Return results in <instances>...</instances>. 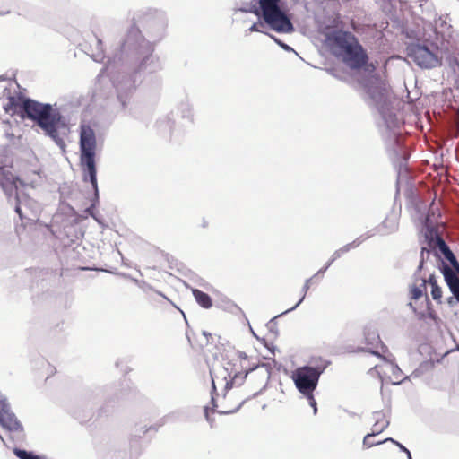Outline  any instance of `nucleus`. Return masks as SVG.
I'll return each instance as SVG.
<instances>
[{"mask_svg":"<svg viewBox=\"0 0 459 459\" xmlns=\"http://www.w3.org/2000/svg\"><path fill=\"white\" fill-rule=\"evenodd\" d=\"M207 226V223L206 222H204L203 223V227H206Z\"/></svg>","mask_w":459,"mask_h":459,"instance_id":"34","label":"nucleus"},{"mask_svg":"<svg viewBox=\"0 0 459 459\" xmlns=\"http://www.w3.org/2000/svg\"><path fill=\"white\" fill-rule=\"evenodd\" d=\"M250 31H259V28H258V25L256 23H254L250 29H249Z\"/></svg>","mask_w":459,"mask_h":459,"instance_id":"28","label":"nucleus"},{"mask_svg":"<svg viewBox=\"0 0 459 459\" xmlns=\"http://www.w3.org/2000/svg\"><path fill=\"white\" fill-rule=\"evenodd\" d=\"M246 373L247 377V388L249 396L251 393L255 394L257 390L264 387L270 378V371L264 364L250 368Z\"/></svg>","mask_w":459,"mask_h":459,"instance_id":"8","label":"nucleus"},{"mask_svg":"<svg viewBox=\"0 0 459 459\" xmlns=\"http://www.w3.org/2000/svg\"><path fill=\"white\" fill-rule=\"evenodd\" d=\"M15 212L19 214V217H20L21 219H22V218H23V215H22V210H21V207H20V204H17V205H16V207H15Z\"/></svg>","mask_w":459,"mask_h":459,"instance_id":"26","label":"nucleus"},{"mask_svg":"<svg viewBox=\"0 0 459 459\" xmlns=\"http://www.w3.org/2000/svg\"><path fill=\"white\" fill-rule=\"evenodd\" d=\"M393 443H395L403 451L406 452L409 458L411 459V453L408 449H406L403 445H401L400 443L396 442V441H392Z\"/></svg>","mask_w":459,"mask_h":459,"instance_id":"25","label":"nucleus"},{"mask_svg":"<svg viewBox=\"0 0 459 459\" xmlns=\"http://www.w3.org/2000/svg\"><path fill=\"white\" fill-rule=\"evenodd\" d=\"M321 371L312 367H300L292 373V379L298 390L304 395H310L316 389Z\"/></svg>","mask_w":459,"mask_h":459,"instance_id":"6","label":"nucleus"},{"mask_svg":"<svg viewBox=\"0 0 459 459\" xmlns=\"http://www.w3.org/2000/svg\"><path fill=\"white\" fill-rule=\"evenodd\" d=\"M204 415H205L206 420H210V417H209L210 409H209V407L205 406L204 409Z\"/></svg>","mask_w":459,"mask_h":459,"instance_id":"27","label":"nucleus"},{"mask_svg":"<svg viewBox=\"0 0 459 459\" xmlns=\"http://www.w3.org/2000/svg\"><path fill=\"white\" fill-rule=\"evenodd\" d=\"M193 295L196 302L204 308H210L212 306V298L205 292L200 290H194Z\"/></svg>","mask_w":459,"mask_h":459,"instance_id":"17","label":"nucleus"},{"mask_svg":"<svg viewBox=\"0 0 459 459\" xmlns=\"http://www.w3.org/2000/svg\"><path fill=\"white\" fill-rule=\"evenodd\" d=\"M247 378L246 371H236L232 365L228 363V367L220 368L212 374V388L243 391L248 395Z\"/></svg>","mask_w":459,"mask_h":459,"instance_id":"4","label":"nucleus"},{"mask_svg":"<svg viewBox=\"0 0 459 459\" xmlns=\"http://www.w3.org/2000/svg\"><path fill=\"white\" fill-rule=\"evenodd\" d=\"M373 354L377 355V356H380V355H379V353H378V352H377V351H374V352H373Z\"/></svg>","mask_w":459,"mask_h":459,"instance_id":"33","label":"nucleus"},{"mask_svg":"<svg viewBox=\"0 0 459 459\" xmlns=\"http://www.w3.org/2000/svg\"><path fill=\"white\" fill-rule=\"evenodd\" d=\"M280 0H260L259 4L264 22L277 32H290L292 24L279 6Z\"/></svg>","mask_w":459,"mask_h":459,"instance_id":"5","label":"nucleus"},{"mask_svg":"<svg viewBox=\"0 0 459 459\" xmlns=\"http://www.w3.org/2000/svg\"><path fill=\"white\" fill-rule=\"evenodd\" d=\"M326 42L336 56L352 70L374 72L376 65L368 63V56L358 39L350 31L336 30L326 36Z\"/></svg>","mask_w":459,"mask_h":459,"instance_id":"1","label":"nucleus"},{"mask_svg":"<svg viewBox=\"0 0 459 459\" xmlns=\"http://www.w3.org/2000/svg\"><path fill=\"white\" fill-rule=\"evenodd\" d=\"M443 274L451 292L459 302V275L448 266L444 267Z\"/></svg>","mask_w":459,"mask_h":459,"instance_id":"12","label":"nucleus"},{"mask_svg":"<svg viewBox=\"0 0 459 459\" xmlns=\"http://www.w3.org/2000/svg\"><path fill=\"white\" fill-rule=\"evenodd\" d=\"M388 426V422L385 419L377 420L376 423L372 427V431L369 434H374L375 436L380 434L386 429Z\"/></svg>","mask_w":459,"mask_h":459,"instance_id":"20","label":"nucleus"},{"mask_svg":"<svg viewBox=\"0 0 459 459\" xmlns=\"http://www.w3.org/2000/svg\"><path fill=\"white\" fill-rule=\"evenodd\" d=\"M21 117L34 121L56 143L62 142L58 134L61 116L59 112L53 109L50 104H43L31 99H23L21 105Z\"/></svg>","mask_w":459,"mask_h":459,"instance_id":"2","label":"nucleus"},{"mask_svg":"<svg viewBox=\"0 0 459 459\" xmlns=\"http://www.w3.org/2000/svg\"><path fill=\"white\" fill-rule=\"evenodd\" d=\"M239 357L241 359H247V355L244 352H240Z\"/></svg>","mask_w":459,"mask_h":459,"instance_id":"30","label":"nucleus"},{"mask_svg":"<svg viewBox=\"0 0 459 459\" xmlns=\"http://www.w3.org/2000/svg\"><path fill=\"white\" fill-rule=\"evenodd\" d=\"M388 366H389L392 369H394V368H395V367H394L392 363H390Z\"/></svg>","mask_w":459,"mask_h":459,"instance_id":"31","label":"nucleus"},{"mask_svg":"<svg viewBox=\"0 0 459 459\" xmlns=\"http://www.w3.org/2000/svg\"><path fill=\"white\" fill-rule=\"evenodd\" d=\"M316 275H317V273H316V274H315V275H314V277H312V278H310V279H308V280H307V281H306V282H305V284H304V286H303V295H302V297L299 299V302L296 304L295 307H296L297 306H299V305L302 302V300H303V299H304V298H305L306 293L307 292V290H309V288H310V285H311V282H312L313 279H314Z\"/></svg>","mask_w":459,"mask_h":459,"instance_id":"23","label":"nucleus"},{"mask_svg":"<svg viewBox=\"0 0 459 459\" xmlns=\"http://www.w3.org/2000/svg\"><path fill=\"white\" fill-rule=\"evenodd\" d=\"M15 455L20 459H42L40 456L36 455L30 452H27L25 450L17 449V450H15Z\"/></svg>","mask_w":459,"mask_h":459,"instance_id":"22","label":"nucleus"},{"mask_svg":"<svg viewBox=\"0 0 459 459\" xmlns=\"http://www.w3.org/2000/svg\"><path fill=\"white\" fill-rule=\"evenodd\" d=\"M221 392L222 398L221 406L222 408V413H233L237 411L249 397V395H247V393L244 394L243 391L221 389Z\"/></svg>","mask_w":459,"mask_h":459,"instance_id":"9","label":"nucleus"},{"mask_svg":"<svg viewBox=\"0 0 459 459\" xmlns=\"http://www.w3.org/2000/svg\"><path fill=\"white\" fill-rule=\"evenodd\" d=\"M96 134L88 124L80 126V166L83 171V179H88L94 189H97V169L95 164Z\"/></svg>","mask_w":459,"mask_h":459,"instance_id":"3","label":"nucleus"},{"mask_svg":"<svg viewBox=\"0 0 459 459\" xmlns=\"http://www.w3.org/2000/svg\"><path fill=\"white\" fill-rule=\"evenodd\" d=\"M364 89L376 104H385L390 93L387 82L379 76H371L364 85Z\"/></svg>","mask_w":459,"mask_h":459,"instance_id":"7","label":"nucleus"},{"mask_svg":"<svg viewBox=\"0 0 459 459\" xmlns=\"http://www.w3.org/2000/svg\"><path fill=\"white\" fill-rule=\"evenodd\" d=\"M376 436L374 434H369L368 433L365 437H364V439H363V446L365 448H370L376 445H379V444H382L384 442H386V441H394L393 438H386L383 441H375L374 440V437Z\"/></svg>","mask_w":459,"mask_h":459,"instance_id":"19","label":"nucleus"},{"mask_svg":"<svg viewBox=\"0 0 459 459\" xmlns=\"http://www.w3.org/2000/svg\"><path fill=\"white\" fill-rule=\"evenodd\" d=\"M410 306L413 308V310L416 312V308L413 307L412 303H410Z\"/></svg>","mask_w":459,"mask_h":459,"instance_id":"32","label":"nucleus"},{"mask_svg":"<svg viewBox=\"0 0 459 459\" xmlns=\"http://www.w3.org/2000/svg\"><path fill=\"white\" fill-rule=\"evenodd\" d=\"M399 221L396 215H390L385 217L378 228V231L381 235H390L398 230Z\"/></svg>","mask_w":459,"mask_h":459,"instance_id":"14","label":"nucleus"},{"mask_svg":"<svg viewBox=\"0 0 459 459\" xmlns=\"http://www.w3.org/2000/svg\"><path fill=\"white\" fill-rule=\"evenodd\" d=\"M429 282L431 285V295L433 299L441 302L442 298V290L437 285V281L434 279L433 276L429 277Z\"/></svg>","mask_w":459,"mask_h":459,"instance_id":"18","label":"nucleus"},{"mask_svg":"<svg viewBox=\"0 0 459 459\" xmlns=\"http://www.w3.org/2000/svg\"><path fill=\"white\" fill-rule=\"evenodd\" d=\"M350 247V246L348 245V246H345V247H343L340 248L339 250L335 251V252L333 253V255H332L331 260L327 263V264H326L325 268H324V269L320 270V271L318 272V273H324V272H325V270L330 266V264H331L334 260H336L337 258L341 257V255H343L344 253H346L347 251H349V249H350V247Z\"/></svg>","mask_w":459,"mask_h":459,"instance_id":"21","label":"nucleus"},{"mask_svg":"<svg viewBox=\"0 0 459 459\" xmlns=\"http://www.w3.org/2000/svg\"><path fill=\"white\" fill-rule=\"evenodd\" d=\"M426 280L420 279L419 284H413L410 289V296L411 299L417 300L420 298H425L426 301H429L427 293H426Z\"/></svg>","mask_w":459,"mask_h":459,"instance_id":"15","label":"nucleus"},{"mask_svg":"<svg viewBox=\"0 0 459 459\" xmlns=\"http://www.w3.org/2000/svg\"><path fill=\"white\" fill-rule=\"evenodd\" d=\"M410 56L423 68L435 67L437 63V57L424 46H414L411 48Z\"/></svg>","mask_w":459,"mask_h":459,"instance_id":"10","label":"nucleus"},{"mask_svg":"<svg viewBox=\"0 0 459 459\" xmlns=\"http://www.w3.org/2000/svg\"><path fill=\"white\" fill-rule=\"evenodd\" d=\"M456 127H457V130L459 131V108H458V110H457Z\"/></svg>","mask_w":459,"mask_h":459,"instance_id":"29","label":"nucleus"},{"mask_svg":"<svg viewBox=\"0 0 459 459\" xmlns=\"http://www.w3.org/2000/svg\"><path fill=\"white\" fill-rule=\"evenodd\" d=\"M0 423L12 431H18L22 429L15 415L4 407L0 409Z\"/></svg>","mask_w":459,"mask_h":459,"instance_id":"13","label":"nucleus"},{"mask_svg":"<svg viewBox=\"0 0 459 459\" xmlns=\"http://www.w3.org/2000/svg\"><path fill=\"white\" fill-rule=\"evenodd\" d=\"M17 178L13 173L4 167L0 166V185L2 187H7L15 184Z\"/></svg>","mask_w":459,"mask_h":459,"instance_id":"16","label":"nucleus"},{"mask_svg":"<svg viewBox=\"0 0 459 459\" xmlns=\"http://www.w3.org/2000/svg\"><path fill=\"white\" fill-rule=\"evenodd\" d=\"M307 396L309 400L310 405L314 408V412L316 413V411H317L316 402L313 396V393L310 395H307Z\"/></svg>","mask_w":459,"mask_h":459,"instance_id":"24","label":"nucleus"},{"mask_svg":"<svg viewBox=\"0 0 459 459\" xmlns=\"http://www.w3.org/2000/svg\"><path fill=\"white\" fill-rule=\"evenodd\" d=\"M435 242L437 247H438L439 251L444 255L445 258L450 262L451 265L453 266L451 269L454 272H456L457 275H459V263L457 262L455 255L450 250L445 240L442 238V237L437 236Z\"/></svg>","mask_w":459,"mask_h":459,"instance_id":"11","label":"nucleus"}]
</instances>
